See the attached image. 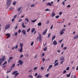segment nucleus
<instances>
[{
  "mask_svg": "<svg viewBox=\"0 0 78 78\" xmlns=\"http://www.w3.org/2000/svg\"><path fill=\"white\" fill-rule=\"evenodd\" d=\"M20 49H18V51H20V53H22V51H23V44L22 43H20Z\"/></svg>",
  "mask_w": 78,
  "mask_h": 78,
  "instance_id": "nucleus-1",
  "label": "nucleus"
},
{
  "mask_svg": "<svg viewBox=\"0 0 78 78\" xmlns=\"http://www.w3.org/2000/svg\"><path fill=\"white\" fill-rule=\"evenodd\" d=\"M5 59V56L4 55L2 58L0 59V65L2 64L3 62H4V61Z\"/></svg>",
  "mask_w": 78,
  "mask_h": 78,
  "instance_id": "nucleus-2",
  "label": "nucleus"
},
{
  "mask_svg": "<svg viewBox=\"0 0 78 78\" xmlns=\"http://www.w3.org/2000/svg\"><path fill=\"white\" fill-rule=\"evenodd\" d=\"M12 0H7L6 2V4L7 5V7H9L10 5H11V2Z\"/></svg>",
  "mask_w": 78,
  "mask_h": 78,
  "instance_id": "nucleus-3",
  "label": "nucleus"
},
{
  "mask_svg": "<svg viewBox=\"0 0 78 78\" xmlns=\"http://www.w3.org/2000/svg\"><path fill=\"white\" fill-rule=\"evenodd\" d=\"M18 63L19 64H20V65L21 66H22L23 64L24 63L23 61H22V60H20L19 61H18Z\"/></svg>",
  "mask_w": 78,
  "mask_h": 78,
  "instance_id": "nucleus-4",
  "label": "nucleus"
},
{
  "mask_svg": "<svg viewBox=\"0 0 78 78\" xmlns=\"http://www.w3.org/2000/svg\"><path fill=\"white\" fill-rule=\"evenodd\" d=\"M10 27V25L8 24L6 25L5 27V30H8Z\"/></svg>",
  "mask_w": 78,
  "mask_h": 78,
  "instance_id": "nucleus-5",
  "label": "nucleus"
},
{
  "mask_svg": "<svg viewBox=\"0 0 78 78\" xmlns=\"http://www.w3.org/2000/svg\"><path fill=\"white\" fill-rule=\"evenodd\" d=\"M65 30V28H63L62 29V30L60 31V35H62L64 34V31Z\"/></svg>",
  "mask_w": 78,
  "mask_h": 78,
  "instance_id": "nucleus-6",
  "label": "nucleus"
},
{
  "mask_svg": "<svg viewBox=\"0 0 78 78\" xmlns=\"http://www.w3.org/2000/svg\"><path fill=\"white\" fill-rule=\"evenodd\" d=\"M6 64H7V61H5V62L3 63V67H4V68L6 67Z\"/></svg>",
  "mask_w": 78,
  "mask_h": 78,
  "instance_id": "nucleus-7",
  "label": "nucleus"
},
{
  "mask_svg": "<svg viewBox=\"0 0 78 78\" xmlns=\"http://www.w3.org/2000/svg\"><path fill=\"white\" fill-rule=\"evenodd\" d=\"M39 39L40 42H41V41H42V37H38L37 38V39L39 40Z\"/></svg>",
  "mask_w": 78,
  "mask_h": 78,
  "instance_id": "nucleus-8",
  "label": "nucleus"
},
{
  "mask_svg": "<svg viewBox=\"0 0 78 78\" xmlns=\"http://www.w3.org/2000/svg\"><path fill=\"white\" fill-rule=\"evenodd\" d=\"M53 44L54 45H56L58 44V43H57L56 41H54L53 42Z\"/></svg>",
  "mask_w": 78,
  "mask_h": 78,
  "instance_id": "nucleus-9",
  "label": "nucleus"
},
{
  "mask_svg": "<svg viewBox=\"0 0 78 78\" xmlns=\"http://www.w3.org/2000/svg\"><path fill=\"white\" fill-rule=\"evenodd\" d=\"M47 29H46L44 32H43V35H45L46 33H47Z\"/></svg>",
  "mask_w": 78,
  "mask_h": 78,
  "instance_id": "nucleus-10",
  "label": "nucleus"
},
{
  "mask_svg": "<svg viewBox=\"0 0 78 78\" xmlns=\"http://www.w3.org/2000/svg\"><path fill=\"white\" fill-rule=\"evenodd\" d=\"M60 60L61 61H64V57L63 56H62L60 57Z\"/></svg>",
  "mask_w": 78,
  "mask_h": 78,
  "instance_id": "nucleus-11",
  "label": "nucleus"
},
{
  "mask_svg": "<svg viewBox=\"0 0 78 78\" xmlns=\"http://www.w3.org/2000/svg\"><path fill=\"white\" fill-rule=\"evenodd\" d=\"M22 33H23L24 35H25V34H26V32L25 31V30H23L22 31Z\"/></svg>",
  "mask_w": 78,
  "mask_h": 78,
  "instance_id": "nucleus-12",
  "label": "nucleus"
},
{
  "mask_svg": "<svg viewBox=\"0 0 78 78\" xmlns=\"http://www.w3.org/2000/svg\"><path fill=\"white\" fill-rule=\"evenodd\" d=\"M22 8V7H20V8L18 7L17 9V11H18V12H19L20 11V10Z\"/></svg>",
  "mask_w": 78,
  "mask_h": 78,
  "instance_id": "nucleus-13",
  "label": "nucleus"
},
{
  "mask_svg": "<svg viewBox=\"0 0 78 78\" xmlns=\"http://www.w3.org/2000/svg\"><path fill=\"white\" fill-rule=\"evenodd\" d=\"M22 25L23 28H25L26 27V26L24 25V23L23 22L22 23Z\"/></svg>",
  "mask_w": 78,
  "mask_h": 78,
  "instance_id": "nucleus-14",
  "label": "nucleus"
},
{
  "mask_svg": "<svg viewBox=\"0 0 78 78\" xmlns=\"http://www.w3.org/2000/svg\"><path fill=\"white\" fill-rule=\"evenodd\" d=\"M35 31V28H33L31 30V33H33V32Z\"/></svg>",
  "mask_w": 78,
  "mask_h": 78,
  "instance_id": "nucleus-15",
  "label": "nucleus"
},
{
  "mask_svg": "<svg viewBox=\"0 0 78 78\" xmlns=\"http://www.w3.org/2000/svg\"><path fill=\"white\" fill-rule=\"evenodd\" d=\"M42 78V76L41 75H39L37 76V78Z\"/></svg>",
  "mask_w": 78,
  "mask_h": 78,
  "instance_id": "nucleus-16",
  "label": "nucleus"
},
{
  "mask_svg": "<svg viewBox=\"0 0 78 78\" xmlns=\"http://www.w3.org/2000/svg\"><path fill=\"white\" fill-rule=\"evenodd\" d=\"M74 39H77V38H78V35L77 34L76 36H75L74 37Z\"/></svg>",
  "mask_w": 78,
  "mask_h": 78,
  "instance_id": "nucleus-17",
  "label": "nucleus"
},
{
  "mask_svg": "<svg viewBox=\"0 0 78 78\" xmlns=\"http://www.w3.org/2000/svg\"><path fill=\"white\" fill-rule=\"evenodd\" d=\"M17 72H18V71H14L12 73V74L13 75H15V73H17Z\"/></svg>",
  "mask_w": 78,
  "mask_h": 78,
  "instance_id": "nucleus-18",
  "label": "nucleus"
},
{
  "mask_svg": "<svg viewBox=\"0 0 78 78\" xmlns=\"http://www.w3.org/2000/svg\"><path fill=\"white\" fill-rule=\"evenodd\" d=\"M49 75H50L49 73L46 74L44 76H46V77H47V78H48L49 76Z\"/></svg>",
  "mask_w": 78,
  "mask_h": 78,
  "instance_id": "nucleus-19",
  "label": "nucleus"
},
{
  "mask_svg": "<svg viewBox=\"0 0 78 78\" xmlns=\"http://www.w3.org/2000/svg\"><path fill=\"white\" fill-rule=\"evenodd\" d=\"M51 3H50V2H48L47 3V6H48V5L49 6H51Z\"/></svg>",
  "mask_w": 78,
  "mask_h": 78,
  "instance_id": "nucleus-20",
  "label": "nucleus"
},
{
  "mask_svg": "<svg viewBox=\"0 0 78 78\" xmlns=\"http://www.w3.org/2000/svg\"><path fill=\"white\" fill-rule=\"evenodd\" d=\"M24 20H25L26 21H27V22H29V20H28V19L27 18H25Z\"/></svg>",
  "mask_w": 78,
  "mask_h": 78,
  "instance_id": "nucleus-21",
  "label": "nucleus"
},
{
  "mask_svg": "<svg viewBox=\"0 0 78 78\" xmlns=\"http://www.w3.org/2000/svg\"><path fill=\"white\" fill-rule=\"evenodd\" d=\"M55 36H54L52 37V41H53V40H54V39H55Z\"/></svg>",
  "mask_w": 78,
  "mask_h": 78,
  "instance_id": "nucleus-22",
  "label": "nucleus"
},
{
  "mask_svg": "<svg viewBox=\"0 0 78 78\" xmlns=\"http://www.w3.org/2000/svg\"><path fill=\"white\" fill-rule=\"evenodd\" d=\"M52 17H54V16H55V13H54V12H52Z\"/></svg>",
  "mask_w": 78,
  "mask_h": 78,
  "instance_id": "nucleus-23",
  "label": "nucleus"
},
{
  "mask_svg": "<svg viewBox=\"0 0 78 78\" xmlns=\"http://www.w3.org/2000/svg\"><path fill=\"white\" fill-rule=\"evenodd\" d=\"M42 25V23L41 22L38 23L37 24L38 26H41Z\"/></svg>",
  "mask_w": 78,
  "mask_h": 78,
  "instance_id": "nucleus-24",
  "label": "nucleus"
},
{
  "mask_svg": "<svg viewBox=\"0 0 78 78\" xmlns=\"http://www.w3.org/2000/svg\"><path fill=\"white\" fill-rule=\"evenodd\" d=\"M47 47H45V48H44V51H45L47 50Z\"/></svg>",
  "mask_w": 78,
  "mask_h": 78,
  "instance_id": "nucleus-25",
  "label": "nucleus"
},
{
  "mask_svg": "<svg viewBox=\"0 0 78 78\" xmlns=\"http://www.w3.org/2000/svg\"><path fill=\"white\" fill-rule=\"evenodd\" d=\"M71 74V73H70L69 74H68L66 76L67 77H69L70 76Z\"/></svg>",
  "mask_w": 78,
  "mask_h": 78,
  "instance_id": "nucleus-26",
  "label": "nucleus"
},
{
  "mask_svg": "<svg viewBox=\"0 0 78 78\" xmlns=\"http://www.w3.org/2000/svg\"><path fill=\"white\" fill-rule=\"evenodd\" d=\"M50 33H49L48 34V38H49V37H50Z\"/></svg>",
  "mask_w": 78,
  "mask_h": 78,
  "instance_id": "nucleus-27",
  "label": "nucleus"
},
{
  "mask_svg": "<svg viewBox=\"0 0 78 78\" xmlns=\"http://www.w3.org/2000/svg\"><path fill=\"white\" fill-rule=\"evenodd\" d=\"M58 62H57L56 63H55V65H54V66L55 67L56 66H58Z\"/></svg>",
  "mask_w": 78,
  "mask_h": 78,
  "instance_id": "nucleus-28",
  "label": "nucleus"
},
{
  "mask_svg": "<svg viewBox=\"0 0 78 78\" xmlns=\"http://www.w3.org/2000/svg\"><path fill=\"white\" fill-rule=\"evenodd\" d=\"M65 2H66V0L63 2L62 3V4L63 5H65Z\"/></svg>",
  "mask_w": 78,
  "mask_h": 78,
  "instance_id": "nucleus-29",
  "label": "nucleus"
},
{
  "mask_svg": "<svg viewBox=\"0 0 78 78\" xmlns=\"http://www.w3.org/2000/svg\"><path fill=\"white\" fill-rule=\"evenodd\" d=\"M35 6V5L34 4H33L31 6H30V7H34Z\"/></svg>",
  "mask_w": 78,
  "mask_h": 78,
  "instance_id": "nucleus-30",
  "label": "nucleus"
},
{
  "mask_svg": "<svg viewBox=\"0 0 78 78\" xmlns=\"http://www.w3.org/2000/svg\"><path fill=\"white\" fill-rule=\"evenodd\" d=\"M10 36H11V34L10 35H8L7 36L6 39H8V38H9V37H10Z\"/></svg>",
  "mask_w": 78,
  "mask_h": 78,
  "instance_id": "nucleus-31",
  "label": "nucleus"
},
{
  "mask_svg": "<svg viewBox=\"0 0 78 78\" xmlns=\"http://www.w3.org/2000/svg\"><path fill=\"white\" fill-rule=\"evenodd\" d=\"M51 67H52V65H50L49 66L48 68L50 69Z\"/></svg>",
  "mask_w": 78,
  "mask_h": 78,
  "instance_id": "nucleus-32",
  "label": "nucleus"
},
{
  "mask_svg": "<svg viewBox=\"0 0 78 78\" xmlns=\"http://www.w3.org/2000/svg\"><path fill=\"white\" fill-rule=\"evenodd\" d=\"M29 77L30 78H33V76L32 75H29Z\"/></svg>",
  "mask_w": 78,
  "mask_h": 78,
  "instance_id": "nucleus-33",
  "label": "nucleus"
},
{
  "mask_svg": "<svg viewBox=\"0 0 78 78\" xmlns=\"http://www.w3.org/2000/svg\"><path fill=\"white\" fill-rule=\"evenodd\" d=\"M59 15H57V16H56L55 17V18L56 19H58V18H59Z\"/></svg>",
  "mask_w": 78,
  "mask_h": 78,
  "instance_id": "nucleus-34",
  "label": "nucleus"
},
{
  "mask_svg": "<svg viewBox=\"0 0 78 78\" xmlns=\"http://www.w3.org/2000/svg\"><path fill=\"white\" fill-rule=\"evenodd\" d=\"M14 66H15V63L12 65L11 66V68H13L14 67Z\"/></svg>",
  "mask_w": 78,
  "mask_h": 78,
  "instance_id": "nucleus-35",
  "label": "nucleus"
},
{
  "mask_svg": "<svg viewBox=\"0 0 78 78\" xmlns=\"http://www.w3.org/2000/svg\"><path fill=\"white\" fill-rule=\"evenodd\" d=\"M22 19H20L19 20L18 22H22Z\"/></svg>",
  "mask_w": 78,
  "mask_h": 78,
  "instance_id": "nucleus-36",
  "label": "nucleus"
},
{
  "mask_svg": "<svg viewBox=\"0 0 78 78\" xmlns=\"http://www.w3.org/2000/svg\"><path fill=\"white\" fill-rule=\"evenodd\" d=\"M17 48H18V45H16V46L15 47V49H17Z\"/></svg>",
  "mask_w": 78,
  "mask_h": 78,
  "instance_id": "nucleus-37",
  "label": "nucleus"
},
{
  "mask_svg": "<svg viewBox=\"0 0 78 78\" xmlns=\"http://www.w3.org/2000/svg\"><path fill=\"white\" fill-rule=\"evenodd\" d=\"M12 59H13V57H10L9 58V59H10V60H11Z\"/></svg>",
  "mask_w": 78,
  "mask_h": 78,
  "instance_id": "nucleus-38",
  "label": "nucleus"
},
{
  "mask_svg": "<svg viewBox=\"0 0 78 78\" xmlns=\"http://www.w3.org/2000/svg\"><path fill=\"white\" fill-rule=\"evenodd\" d=\"M33 44H34V42H32L30 44V45H31V46H33Z\"/></svg>",
  "mask_w": 78,
  "mask_h": 78,
  "instance_id": "nucleus-39",
  "label": "nucleus"
},
{
  "mask_svg": "<svg viewBox=\"0 0 78 78\" xmlns=\"http://www.w3.org/2000/svg\"><path fill=\"white\" fill-rule=\"evenodd\" d=\"M36 20H34V21H33V20H32L31 22H36Z\"/></svg>",
  "mask_w": 78,
  "mask_h": 78,
  "instance_id": "nucleus-40",
  "label": "nucleus"
},
{
  "mask_svg": "<svg viewBox=\"0 0 78 78\" xmlns=\"http://www.w3.org/2000/svg\"><path fill=\"white\" fill-rule=\"evenodd\" d=\"M38 34L39 35V37H42V35H41V33H39Z\"/></svg>",
  "mask_w": 78,
  "mask_h": 78,
  "instance_id": "nucleus-41",
  "label": "nucleus"
},
{
  "mask_svg": "<svg viewBox=\"0 0 78 78\" xmlns=\"http://www.w3.org/2000/svg\"><path fill=\"white\" fill-rule=\"evenodd\" d=\"M41 69L42 70H44V68L42 66V67H41Z\"/></svg>",
  "mask_w": 78,
  "mask_h": 78,
  "instance_id": "nucleus-42",
  "label": "nucleus"
},
{
  "mask_svg": "<svg viewBox=\"0 0 78 78\" xmlns=\"http://www.w3.org/2000/svg\"><path fill=\"white\" fill-rule=\"evenodd\" d=\"M16 4V2H15L13 3V5H15Z\"/></svg>",
  "mask_w": 78,
  "mask_h": 78,
  "instance_id": "nucleus-43",
  "label": "nucleus"
},
{
  "mask_svg": "<svg viewBox=\"0 0 78 78\" xmlns=\"http://www.w3.org/2000/svg\"><path fill=\"white\" fill-rule=\"evenodd\" d=\"M45 11H50V10L48 9H45Z\"/></svg>",
  "mask_w": 78,
  "mask_h": 78,
  "instance_id": "nucleus-44",
  "label": "nucleus"
},
{
  "mask_svg": "<svg viewBox=\"0 0 78 78\" xmlns=\"http://www.w3.org/2000/svg\"><path fill=\"white\" fill-rule=\"evenodd\" d=\"M18 74H19V73H17L16 74H15V76H17Z\"/></svg>",
  "mask_w": 78,
  "mask_h": 78,
  "instance_id": "nucleus-45",
  "label": "nucleus"
},
{
  "mask_svg": "<svg viewBox=\"0 0 78 78\" xmlns=\"http://www.w3.org/2000/svg\"><path fill=\"white\" fill-rule=\"evenodd\" d=\"M62 39H62L61 40H60L59 41V43H61V42H62Z\"/></svg>",
  "mask_w": 78,
  "mask_h": 78,
  "instance_id": "nucleus-46",
  "label": "nucleus"
},
{
  "mask_svg": "<svg viewBox=\"0 0 78 78\" xmlns=\"http://www.w3.org/2000/svg\"><path fill=\"white\" fill-rule=\"evenodd\" d=\"M49 22H50V21L49 20H48L46 22L47 24H48V23H49Z\"/></svg>",
  "mask_w": 78,
  "mask_h": 78,
  "instance_id": "nucleus-47",
  "label": "nucleus"
},
{
  "mask_svg": "<svg viewBox=\"0 0 78 78\" xmlns=\"http://www.w3.org/2000/svg\"><path fill=\"white\" fill-rule=\"evenodd\" d=\"M66 70H65L63 71V74H65V73H66Z\"/></svg>",
  "mask_w": 78,
  "mask_h": 78,
  "instance_id": "nucleus-48",
  "label": "nucleus"
},
{
  "mask_svg": "<svg viewBox=\"0 0 78 78\" xmlns=\"http://www.w3.org/2000/svg\"><path fill=\"white\" fill-rule=\"evenodd\" d=\"M42 60L43 62H44V61H45V59L44 58H43L42 59Z\"/></svg>",
  "mask_w": 78,
  "mask_h": 78,
  "instance_id": "nucleus-49",
  "label": "nucleus"
},
{
  "mask_svg": "<svg viewBox=\"0 0 78 78\" xmlns=\"http://www.w3.org/2000/svg\"><path fill=\"white\" fill-rule=\"evenodd\" d=\"M7 61L8 63H9L11 61V60H10V59H9Z\"/></svg>",
  "mask_w": 78,
  "mask_h": 78,
  "instance_id": "nucleus-50",
  "label": "nucleus"
},
{
  "mask_svg": "<svg viewBox=\"0 0 78 78\" xmlns=\"http://www.w3.org/2000/svg\"><path fill=\"white\" fill-rule=\"evenodd\" d=\"M53 25H51V27H50V29L51 30L52 29H53Z\"/></svg>",
  "mask_w": 78,
  "mask_h": 78,
  "instance_id": "nucleus-51",
  "label": "nucleus"
},
{
  "mask_svg": "<svg viewBox=\"0 0 78 78\" xmlns=\"http://www.w3.org/2000/svg\"><path fill=\"white\" fill-rule=\"evenodd\" d=\"M12 8L11 7L10 8V9H9V11H11V10H12Z\"/></svg>",
  "mask_w": 78,
  "mask_h": 78,
  "instance_id": "nucleus-52",
  "label": "nucleus"
},
{
  "mask_svg": "<svg viewBox=\"0 0 78 78\" xmlns=\"http://www.w3.org/2000/svg\"><path fill=\"white\" fill-rule=\"evenodd\" d=\"M66 49H67V47H65L63 48V50H66Z\"/></svg>",
  "mask_w": 78,
  "mask_h": 78,
  "instance_id": "nucleus-53",
  "label": "nucleus"
},
{
  "mask_svg": "<svg viewBox=\"0 0 78 78\" xmlns=\"http://www.w3.org/2000/svg\"><path fill=\"white\" fill-rule=\"evenodd\" d=\"M17 16V15H15V16H14V18L15 19V18H16V17Z\"/></svg>",
  "mask_w": 78,
  "mask_h": 78,
  "instance_id": "nucleus-54",
  "label": "nucleus"
},
{
  "mask_svg": "<svg viewBox=\"0 0 78 78\" xmlns=\"http://www.w3.org/2000/svg\"><path fill=\"white\" fill-rule=\"evenodd\" d=\"M20 32H21V30H20V29L18 30V33H20Z\"/></svg>",
  "mask_w": 78,
  "mask_h": 78,
  "instance_id": "nucleus-55",
  "label": "nucleus"
},
{
  "mask_svg": "<svg viewBox=\"0 0 78 78\" xmlns=\"http://www.w3.org/2000/svg\"><path fill=\"white\" fill-rule=\"evenodd\" d=\"M37 67H35V68H34V70H36V69H37Z\"/></svg>",
  "mask_w": 78,
  "mask_h": 78,
  "instance_id": "nucleus-56",
  "label": "nucleus"
},
{
  "mask_svg": "<svg viewBox=\"0 0 78 78\" xmlns=\"http://www.w3.org/2000/svg\"><path fill=\"white\" fill-rule=\"evenodd\" d=\"M35 76H37V73H35Z\"/></svg>",
  "mask_w": 78,
  "mask_h": 78,
  "instance_id": "nucleus-57",
  "label": "nucleus"
},
{
  "mask_svg": "<svg viewBox=\"0 0 78 78\" xmlns=\"http://www.w3.org/2000/svg\"><path fill=\"white\" fill-rule=\"evenodd\" d=\"M66 70H69V67H68L66 69Z\"/></svg>",
  "mask_w": 78,
  "mask_h": 78,
  "instance_id": "nucleus-58",
  "label": "nucleus"
},
{
  "mask_svg": "<svg viewBox=\"0 0 78 78\" xmlns=\"http://www.w3.org/2000/svg\"><path fill=\"white\" fill-rule=\"evenodd\" d=\"M23 57V55H20V58H22Z\"/></svg>",
  "mask_w": 78,
  "mask_h": 78,
  "instance_id": "nucleus-59",
  "label": "nucleus"
},
{
  "mask_svg": "<svg viewBox=\"0 0 78 78\" xmlns=\"http://www.w3.org/2000/svg\"><path fill=\"white\" fill-rule=\"evenodd\" d=\"M70 8V5H68L67 6V8Z\"/></svg>",
  "mask_w": 78,
  "mask_h": 78,
  "instance_id": "nucleus-60",
  "label": "nucleus"
},
{
  "mask_svg": "<svg viewBox=\"0 0 78 78\" xmlns=\"http://www.w3.org/2000/svg\"><path fill=\"white\" fill-rule=\"evenodd\" d=\"M11 71H7V73H10V72H11Z\"/></svg>",
  "mask_w": 78,
  "mask_h": 78,
  "instance_id": "nucleus-61",
  "label": "nucleus"
},
{
  "mask_svg": "<svg viewBox=\"0 0 78 78\" xmlns=\"http://www.w3.org/2000/svg\"><path fill=\"white\" fill-rule=\"evenodd\" d=\"M15 36H17V32H16L15 33Z\"/></svg>",
  "mask_w": 78,
  "mask_h": 78,
  "instance_id": "nucleus-62",
  "label": "nucleus"
},
{
  "mask_svg": "<svg viewBox=\"0 0 78 78\" xmlns=\"http://www.w3.org/2000/svg\"><path fill=\"white\" fill-rule=\"evenodd\" d=\"M14 18H13L12 20V22H14Z\"/></svg>",
  "mask_w": 78,
  "mask_h": 78,
  "instance_id": "nucleus-63",
  "label": "nucleus"
},
{
  "mask_svg": "<svg viewBox=\"0 0 78 78\" xmlns=\"http://www.w3.org/2000/svg\"><path fill=\"white\" fill-rule=\"evenodd\" d=\"M62 12H61L59 13V15H61L62 14Z\"/></svg>",
  "mask_w": 78,
  "mask_h": 78,
  "instance_id": "nucleus-64",
  "label": "nucleus"
}]
</instances>
